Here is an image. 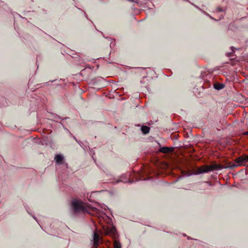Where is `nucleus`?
I'll list each match as a JSON object with an SVG mask.
<instances>
[{"label": "nucleus", "instance_id": "nucleus-1", "mask_svg": "<svg viewBox=\"0 0 248 248\" xmlns=\"http://www.w3.org/2000/svg\"><path fill=\"white\" fill-rule=\"evenodd\" d=\"M71 205L75 212L86 213L89 212V207L81 200H74L72 201Z\"/></svg>", "mask_w": 248, "mask_h": 248}, {"label": "nucleus", "instance_id": "nucleus-2", "mask_svg": "<svg viewBox=\"0 0 248 248\" xmlns=\"http://www.w3.org/2000/svg\"><path fill=\"white\" fill-rule=\"evenodd\" d=\"M222 168L221 166L217 164H212L209 166H205L200 167L194 173L195 174L198 175L201 173H206L212 171L214 170H221Z\"/></svg>", "mask_w": 248, "mask_h": 248}, {"label": "nucleus", "instance_id": "nucleus-3", "mask_svg": "<svg viewBox=\"0 0 248 248\" xmlns=\"http://www.w3.org/2000/svg\"><path fill=\"white\" fill-rule=\"evenodd\" d=\"M103 230L105 235H108L114 238L117 236V231L116 228L113 226H108L107 227L103 226Z\"/></svg>", "mask_w": 248, "mask_h": 248}, {"label": "nucleus", "instance_id": "nucleus-4", "mask_svg": "<svg viewBox=\"0 0 248 248\" xmlns=\"http://www.w3.org/2000/svg\"><path fill=\"white\" fill-rule=\"evenodd\" d=\"M235 162L236 164L234 165L235 167L245 166L248 162V155H242L235 160Z\"/></svg>", "mask_w": 248, "mask_h": 248}, {"label": "nucleus", "instance_id": "nucleus-5", "mask_svg": "<svg viewBox=\"0 0 248 248\" xmlns=\"http://www.w3.org/2000/svg\"><path fill=\"white\" fill-rule=\"evenodd\" d=\"M100 237L98 233L94 231L93 234V240H92L93 247L91 248H97L99 245V242Z\"/></svg>", "mask_w": 248, "mask_h": 248}, {"label": "nucleus", "instance_id": "nucleus-6", "mask_svg": "<svg viewBox=\"0 0 248 248\" xmlns=\"http://www.w3.org/2000/svg\"><path fill=\"white\" fill-rule=\"evenodd\" d=\"M173 151V147H163L160 148L159 151L163 153H169Z\"/></svg>", "mask_w": 248, "mask_h": 248}, {"label": "nucleus", "instance_id": "nucleus-7", "mask_svg": "<svg viewBox=\"0 0 248 248\" xmlns=\"http://www.w3.org/2000/svg\"><path fill=\"white\" fill-rule=\"evenodd\" d=\"M63 159V156L61 155H56L54 158L56 163L58 164H62Z\"/></svg>", "mask_w": 248, "mask_h": 248}, {"label": "nucleus", "instance_id": "nucleus-8", "mask_svg": "<svg viewBox=\"0 0 248 248\" xmlns=\"http://www.w3.org/2000/svg\"><path fill=\"white\" fill-rule=\"evenodd\" d=\"M214 88L216 90H219L224 87V85L221 83H215L214 85Z\"/></svg>", "mask_w": 248, "mask_h": 248}, {"label": "nucleus", "instance_id": "nucleus-9", "mask_svg": "<svg viewBox=\"0 0 248 248\" xmlns=\"http://www.w3.org/2000/svg\"><path fill=\"white\" fill-rule=\"evenodd\" d=\"M141 130L143 134H146L149 132L150 128L147 126H142Z\"/></svg>", "mask_w": 248, "mask_h": 248}, {"label": "nucleus", "instance_id": "nucleus-10", "mask_svg": "<svg viewBox=\"0 0 248 248\" xmlns=\"http://www.w3.org/2000/svg\"><path fill=\"white\" fill-rule=\"evenodd\" d=\"M114 248H121V245L119 242L115 240L114 242Z\"/></svg>", "mask_w": 248, "mask_h": 248}, {"label": "nucleus", "instance_id": "nucleus-11", "mask_svg": "<svg viewBox=\"0 0 248 248\" xmlns=\"http://www.w3.org/2000/svg\"><path fill=\"white\" fill-rule=\"evenodd\" d=\"M217 11L218 12L223 11V10L220 7H218L217 9Z\"/></svg>", "mask_w": 248, "mask_h": 248}, {"label": "nucleus", "instance_id": "nucleus-12", "mask_svg": "<svg viewBox=\"0 0 248 248\" xmlns=\"http://www.w3.org/2000/svg\"><path fill=\"white\" fill-rule=\"evenodd\" d=\"M244 135H248V131H247V132H245V133H244Z\"/></svg>", "mask_w": 248, "mask_h": 248}]
</instances>
